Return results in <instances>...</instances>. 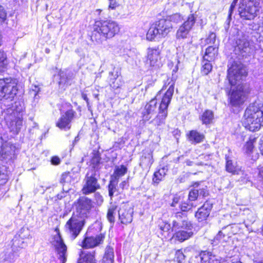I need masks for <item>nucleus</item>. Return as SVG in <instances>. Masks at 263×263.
Returning a JSON list of instances; mask_svg holds the SVG:
<instances>
[{"mask_svg":"<svg viewBox=\"0 0 263 263\" xmlns=\"http://www.w3.org/2000/svg\"><path fill=\"white\" fill-rule=\"evenodd\" d=\"M247 75L246 67L240 62H234L228 70L227 78L231 86L237 84L232 89L230 101L232 106L237 107L242 105L246 101L248 91L241 84H239Z\"/></svg>","mask_w":263,"mask_h":263,"instance_id":"obj_1","label":"nucleus"},{"mask_svg":"<svg viewBox=\"0 0 263 263\" xmlns=\"http://www.w3.org/2000/svg\"><path fill=\"white\" fill-rule=\"evenodd\" d=\"M243 124L246 128L254 132L263 126V103L257 101L251 103L246 108Z\"/></svg>","mask_w":263,"mask_h":263,"instance_id":"obj_2","label":"nucleus"},{"mask_svg":"<svg viewBox=\"0 0 263 263\" xmlns=\"http://www.w3.org/2000/svg\"><path fill=\"white\" fill-rule=\"evenodd\" d=\"M120 31L118 23L111 20L96 22L91 40L98 43H101L103 40L112 38Z\"/></svg>","mask_w":263,"mask_h":263,"instance_id":"obj_3","label":"nucleus"},{"mask_svg":"<svg viewBox=\"0 0 263 263\" xmlns=\"http://www.w3.org/2000/svg\"><path fill=\"white\" fill-rule=\"evenodd\" d=\"M175 82L171 80L168 82L169 87L163 95L158 107V113L156 117L151 121L155 125L160 126L164 124L167 116V108L171 101L174 92Z\"/></svg>","mask_w":263,"mask_h":263,"instance_id":"obj_4","label":"nucleus"},{"mask_svg":"<svg viewBox=\"0 0 263 263\" xmlns=\"http://www.w3.org/2000/svg\"><path fill=\"white\" fill-rule=\"evenodd\" d=\"M172 28L170 21L165 18L160 19L152 24L147 32L146 39L152 41L156 37H164L171 31Z\"/></svg>","mask_w":263,"mask_h":263,"instance_id":"obj_5","label":"nucleus"},{"mask_svg":"<svg viewBox=\"0 0 263 263\" xmlns=\"http://www.w3.org/2000/svg\"><path fill=\"white\" fill-rule=\"evenodd\" d=\"M18 91L17 82L11 78L0 79V100L12 101Z\"/></svg>","mask_w":263,"mask_h":263,"instance_id":"obj_6","label":"nucleus"},{"mask_svg":"<svg viewBox=\"0 0 263 263\" xmlns=\"http://www.w3.org/2000/svg\"><path fill=\"white\" fill-rule=\"evenodd\" d=\"M259 3L256 0H242L238 8L240 17L247 20L254 19L259 11Z\"/></svg>","mask_w":263,"mask_h":263,"instance_id":"obj_7","label":"nucleus"},{"mask_svg":"<svg viewBox=\"0 0 263 263\" xmlns=\"http://www.w3.org/2000/svg\"><path fill=\"white\" fill-rule=\"evenodd\" d=\"M85 222L82 217L72 214L65 226V231L71 239H74L79 235Z\"/></svg>","mask_w":263,"mask_h":263,"instance_id":"obj_8","label":"nucleus"},{"mask_svg":"<svg viewBox=\"0 0 263 263\" xmlns=\"http://www.w3.org/2000/svg\"><path fill=\"white\" fill-rule=\"evenodd\" d=\"M98 177L95 169H91L86 174L83 182L84 184L82 189L83 194L88 195L95 193L100 189L101 186L98 181Z\"/></svg>","mask_w":263,"mask_h":263,"instance_id":"obj_9","label":"nucleus"},{"mask_svg":"<svg viewBox=\"0 0 263 263\" xmlns=\"http://www.w3.org/2000/svg\"><path fill=\"white\" fill-rule=\"evenodd\" d=\"M76 211L73 214L82 217L84 219L87 217L92 208V202L88 198L82 196L79 198L76 204Z\"/></svg>","mask_w":263,"mask_h":263,"instance_id":"obj_10","label":"nucleus"},{"mask_svg":"<svg viewBox=\"0 0 263 263\" xmlns=\"http://www.w3.org/2000/svg\"><path fill=\"white\" fill-rule=\"evenodd\" d=\"M173 229H179L192 230L193 226L187 217L186 213L178 212L175 213L172 222Z\"/></svg>","mask_w":263,"mask_h":263,"instance_id":"obj_11","label":"nucleus"},{"mask_svg":"<svg viewBox=\"0 0 263 263\" xmlns=\"http://www.w3.org/2000/svg\"><path fill=\"white\" fill-rule=\"evenodd\" d=\"M55 231L57 233L53 237V243L59 255L58 257L60 263H65L66 260L67 247L60 235L59 230L56 229ZM50 263L56 262L51 261Z\"/></svg>","mask_w":263,"mask_h":263,"instance_id":"obj_12","label":"nucleus"},{"mask_svg":"<svg viewBox=\"0 0 263 263\" xmlns=\"http://www.w3.org/2000/svg\"><path fill=\"white\" fill-rule=\"evenodd\" d=\"M196 17L193 14H190L186 21L180 26L176 33V37L178 39H186L189 35L196 22Z\"/></svg>","mask_w":263,"mask_h":263,"instance_id":"obj_13","label":"nucleus"},{"mask_svg":"<svg viewBox=\"0 0 263 263\" xmlns=\"http://www.w3.org/2000/svg\"><path fill=\"white\" fill-rule=\"evenodd\" d=\"M160 53L158 47L148 48L147 50V63L155 68L160 67L162 65Z\"/></svg>","mask_w":263,"mask_h":263,"instance_id":"obj_14","label":"nucleus"},{"mask_svg":"<svg viewBox=\"0 0 263 263\" xmlns=\"http://www.w3.org/2000/svg\"><path fill=\"white\" fill-rule=\"evenodd\" d=\"M157 101L156 97L146 104L142 110V121L143 123L149 121L156 113Z\"/></svg>","mask_w":263,"mask_h":263,"instance_id":"obj_15","label":"nucleus"},{"mask_svg":"<svg viewBox=\"0 0 263 263\" xmlns=\"http://www.w3.org/2000/svg\"><path fill=\"white\" fill-rule=\"evenodd\" d=\"M76 112L72 109H69L66 111L58 120L56 123L58 126L61 129L67 130L71 127V122L73 120Z\"/></svg>","mask_w":263,"mask_h":263,"instance_id":"obj_16","label":"nucleus"},{"mask_svg":"<svg viewBox=\"0 0 263 263\" xmlns=\"http://www.w3.org/2000/svg\"><path fill=\"white\" fill-rule=\"evenodd\" d=\"M104 238L105 235L101 233L95 236H85L82 241L81 246L86 249L93 248L102 243Z\"/></svg>","mask_w":263,"mask_h":263,"instance_id":"obj_17","label":"nucleus"},{"mask_svg":"<svg viewBox=\"0 0 263 263\" xmlns=\"http://www.w3.org/2000/svg\"><path fill=\"white\" fill-rule=\"evenodd\" d=\"M213 203L210 201H206L203 205L198 209L195 213V217L199 222H202L206 220L209 216Z\"/></svg>","mask_w":263,"mask_h":263,"instance_id":"obj_18","label":"nucleus"},{"mask_svg":"<svg viewBox=\"0 0 263 263\" xmlns=\"http://www.w3.org/2000/svg\"><path fill=\"white\" fill-rule=\"evenodd\" d=\"M7 124L11 132L14 133H18L22 125V118L20 117L9 116L6 118Z\"/></svg>","mask_w":263,"mask_h":263,"instance_id":"obj_19","label":"nucleus"},{"mask_svg":"<svg viewBox=\"0 0 263 263\" xmlns=\"http://www.w3.org/2000/svg\"><path fill=\"white\" fill-rule=\"evenodd\" d=\"M133 211L129 209L126 210L124 208H121L118 210L119 218L121 222L123 224L130 223L133 220Z\"/></svg>","mask_w":263,"mask_h":263,"instance_id":"obj_20","label":"nucleus"},{"mask_svg":"<svg viewBox=\"0 0 263 263\" xmlns=\"http://www.w3.org/2000/svg\"><path fill=\"white\" fill-rule=\"evenodd\" d=\"M230 228L231 227L230 226H227L223 229L222 231H219L213 240V243L217 245L219 243H222L227 242L229 238L231 237V235L229 233H227L226 231Z\"/></svg>","mask_w":263,"mask_h":263,"instance_id":"obj_21","label":"nucleus"},{"mask_svg":"<svg viewBox=\"0 0 263 263\" xmlns=\"http://www.w3.org/2000/svg\"><path fill=\"white\" fill-rule=\"evenodd\" d=\"M109 83L110 86L115 90L120 88L122 85L118 71H111L109 73Z\"/></svg>","mask_w":263,"mask_h":263,"instance_id":"obj_22","label":"nucleus"},{"mask_svg":"<svg viewBox=\"0 0 263 263\" xmlns=\"http://www.w3.org/2000/svg\"><path fill=\"white\" fill-rule=\"evenodd\" d=\"M199 256L202 263H220L215 255L209 251H202Z\"/></svg>","mask_w":263,"mask_h":263,"instance_id":"obj_23","label":"nucleus"},{"mask_svg":"<svg viewBox=\"0 0 263 263\" xmlns=\"http://www.w3.org/2000/svg\"><path fill=\"white\" fill-rule=\"evenodd\" d=\"M78 263H96L95 252L85 253L81 252Z\"/></svg>","mask_w":263,"mask_h":263,"instance_id":"obj_24","label":"nucleus"},{"mask_svg":"<svg viewBox=\"0 0 263 263\" xmlns=\"http://www.w3.org/2000/svg\"><path fill=\"white\" fill-rule=\"evenodd\" d=\"M26 244L20 235L18 236H15L13 239L12 248L14 253H17L20 249L24 248Z\"/></svg>","mask_w":263,"mask_h":263,"instance_id":"obj_25","label":"nucleus"},{"mask_svg":"<svg viewBox=\"0 0 263 263\" xmlns=\"http://www.w3.org/2000/svg\"><path fill=\"white\" fill-rule=\"evenodd\" d=\"M187 136L189 141L192 143H200L203 141L204 138V135L194 130L190 131Z\"/></svg>","mask_w":263,"mask_h":263,"instance_id":"obj_26","label":"nucleus"},{"mask_svg":"<svg viewBox=\"0 0 263 263\" xmlns=\"http://www.w3.org/2000/svg\"><path fill=\"white\" fill-rule=\"evenodd\" d=\"M153 163L152 152L144 153L141 159L140 165L144 168H149Z\"/></svg>","mask_w":263,"mask_h":263,"instance_id":"obj_27","label":"nucleus"},{"mask_svg":"<svg viewBox=\"0 0 263 263\" xmlns=\"http://www.w3.org/2000/svg\"><path fill=\"white\" fill-rule=\"evenodd\" d=\"M193 235L192 230H180L177 232L174 235V237L180 241H183L190 237Z\"/></svg>","mask_w":263,"mask_h":263,"instance_id":"obj_28","label":"nucleus"},{"mask_svg":"<svg viewBox=\"0 0 263 263\" xmlns=\"http://www.w3.org/2000/svg\"><path fill=\"white\" fill-rule=\"evenodd\" d=\"M218 49L215 47L210 46L205 50L203 59L208 61L214 60L217 54Z\"/></svg>","mask_w":263,"mask_h":263,"instance_id":"obj_29","label":"nucleus"},{"mask_svg":"<svg viewBox=\"0 0 263 263\" xmlns=\"http://www.w3.org/2000/svg\"><path fill=\"white\" fill-rule=\"evenodd\" d=\"M60 81H59V88L62 90H65L68 85L71 84V79L64 72L60 73Z\"/></svg>","mask_w":263,"mask_h":263,"instance_id":"obj_30","label":"nucleus"},{"mask_svg":"<svg viewBox=\"0 0 263 263\" xmlns=\"http://www.w3.org/2000/svg\"><path fill=\"white\" fill-rule=\"evenodd\" d=\"M127 171V168L124 165H121L116 166L114 174L111 177V179H116L119 182V178L124 176Z\"/></svg>","mask_w":263,"mask_h":263,"instance_id":"obj_31","label":"nucleus"},{"mask_svg":"<svg viewBox=\"0 0 263 263\" xmlns=\"http://www.w3.org/2000/svg\"><path fill=\"white\" fill-rule=\"evenodd\" d=\"M237 44L238 49L241 51L242 53H249L251 52V48L250 43L247 40H240Z\"/></svg>","mask_w":263,"mask_h":263,"instance_id":"obj_32","label":"nucleus"},{"mask_svg":"<svg viewBox=\"0 0 263 263\" xmlns=\"http://www.w3.org/2000/svg\"><path fill=\"white\" fill-rule=\"evenodd\" d=\"M114 258V250L110 247L106 248L105 254L102 259L103 263H113Z\"/></svg>","mask_w":263,"mask_h":263,"instance_id":"obj_33","label":"nucleus"},{"mask_svg":"<svg viewBox=\"0 0 263 263\" xmlns=\"http://www.w3.org/2000/svg\"><path fill=\"white\" fill-rule=\"evenodd\" d=\"M159 228L161 231L162 235H164L165 236H168L171 232L175 231V229H173V226H171V224L165 221L160 223Z\"/></svg>","mask_w":263,"mask_h":263,"instance_id":"obj_34","label":"nucleus"},{"mask_svg":"<svg viewBox=\"0 0 263 263\" xmlns=\"http://www.w3.org/2000/svg\"><path fill=\"white\" fill-rule=\"evenodd\" d=\"M214 119L213 112L210 110H205L201 117L202 123L204 124H209L211 123Z\"/></svg>","mask_w":263,"mask_h":263,"instance_id":"obj_35","label":"nucleus"},{"mask_svg":"<svg viewBox=\"0 0 263 263\" xmlns=\"http://www.w3.org/2000/svg\"><path fill=\"white\" fill-rule=\"evenodd\" d=\"M165 174V170L164 168L159 170L154 174L153 182L155 184H158L164 178Z\"/></svg>","mask_w":263,"mask_h":263,"instance_id":"obj_36","label":"nucleus"},{"mask_svg":"<svg viewBox=\"0 0 263 263\" xmlns=\"http://www.w3.org/2000/svg\"><path fill=\"white\" fill-rule=\"evenodd\" d=\"M117 208L116 205L111 204L108 209L107 218L110 223H114L115 222V217L117 211Z\"/></svg>","mask_w":263,"mask_h":263,"instance_id":"obj_37","label":"nucleus"},{"mask_svg":"<svg viewBox=\"0 0 263 263\" xmlns=\"http://www.w3.org/2000/svg\"><path fill=\"white\" fill-rule=\"evenodd\" d=\"M211 61H208L203 59L202 62V67L201 72L203 75H207L212 69V65L211 64Z\"/></svg>","mask_w":263,"mask_h":263,"instance_id":"obj_38","label":"nucleus"},{"mask_svg":"<svg viewBox=\"0 0 263 263\" xmlns=\"http://www.w3.org/2000/svg\"><path fill=\"white\" fill-rule=\"evenodd\" d=\"M118 182L116 179H110L109 184L108 185V193L109 196L111 198L113 197L115 194L117 193V195L118 191L116 188Z\"/></svg>","mask_w":263,"mask_h":263,"instance_id":"obj_39","label":"nucleus"},{"mask_svg":"<svg viewBox=\"0 0 263 263\" xmlns=\"http://www.w3.org/2000/svg\"><path fill=\"white\" fill-rule=\"evenodd\" d=\"M226 168L227 172L234 174L236 171V163L233 162V161L228 157L226 156Z\"/></svg>","mask_w":263,"mask_h":263,"instance_id":"obj_40","label":"nucleus"},{"mask_svg":"<svg viewBox=\"0 0 263 263\" xmlns=\"http://www.w3.org/2000/svg\"><path fill=\"white\" fill-rule=\"evenodd\" d=\"M167 20L170 21V23L173 22L174 23H178L182 20V17L178 13L174 14L167 18Z\"/></svg>","mask_w":263,"mask_h":263,"instance_id":"obj_41","label":"nucleus"},{"mask_svg":"<svg viewBox=\"0 0 263 263\" xmlns=\"http://www.w3.org/2000/svg\"><path fill=\"white\" fill-rule=\"evenodd\" d=\"M199 196V191L198 189H194L191 190L189 194V199L190 201H195Z\"/></svg>","mask_w":263,"mask_h":263,"instance_id":"obj_42","label":"nucleus"},{"mask_svg":"<svg viewBox=\"0 0 263 263\" xmlns=\"http://www.w3.org/2000/svg\"><path fill=\"white\" fill-rule=\"evenodd\" d=\"M253 141L250 140L249 141H248L245 146V149L246 153L248 154H250L253 152Z\"/></svg>","mask_w":263,"mask_h":263,"instance_id":"obj_43","label":"nucleus"},{"mask_svg":"<svg viewBox=\"0 0 263 263\" xmlns=\"http://www.w3.org/2000/svg\"><path fill=\"white\" fill-rule=\"evenodd\" d=\"M6 64V55L4 52L0 51V71L2 70Z\"/></svg>","mask_w":263,"mask_h":263,"instance_id":"obj_44","label":"nucleus"},{"mask_svg":"<svg viewBox=\"0 0 263 263\" xmlns=\"http://www.w3.org/2000/svg\"><path fill=\"white\" fill-rule=\"evenodd\" d=\"M185 255L183 253L180 251L178 250L176 252L175 259L178 263H182L185 259Z\"/></svg>","mask_w":263,"mask_h":263,"instance_id":"obj_45","label":"nucleus"},{"mask_svg":"<svg viewBox=\"0 0 263 263\" xmlns=\"http://www.w3.org/2000/svg\"><path fill=\"white\" fill-rule=\"evenodd\" d=\"M216 34L214 32L209 34L208 37L205 40V43L207 44H214L216 41Z\"/></svg>","mask_w":263,"mask_h":263,"instance_id":"obj_46","label":"nucleus"},{"mask_svg":"<svg viewBox=\"0 0 263 263\" xmlns=\"http://www.w3.org/2000/svg\"><path fill=\"white\" fill-rule=\"evenodd\" d=\"M179 206L182 212H187L192 209L193 205L184 202H182Z\"/></svg>","mask_w":263,"mask_h":263,"instance_id":"obj_47","label":"nucleus"},{"mask_svg":"<svg viewBox=\"0 0 263 263\" xmlns=\"http://www.w3.org/2000/svg\"><path fill=\"white\" fill-rule=\"evenodd\" d=\"M3 260L1 263H12V260L13 259V255L10 253L8 255L5 254V256H3Z\"/></svg>","mask_w":263,"mask_h":263,"instance_id":"obj_48","label":"nucleus"},{"mask_svg":"<svg viewBox=\"0 0 263 263\" xmlns=\"http://www.w3.org/2000/svg\"><path fill=\"white\" fill-rule=\"evenodd\" d=\"M7 13L4 7L0 5V24L3 23L6 19Z\"/></svg>","mask_w":263,"mask_h":263,"instance_id":"obj_49","label":"nucleus"},{"mask_svg":"<svg viewBox=\"0 0 263 263\" xmlns=\"http://www.w3.org/2000/svg\"><path fill=\"white\" fill-rule=\"evenodd\" d=\"M95 199L98 205H101L104 201L102 196L98 192L95 193Z\"/></svg>","mask_w":263,"mask_h":263,"instance_id":"obj_50","label":"nucleus"},{"mask_svg":"<svg viewBox=\"0 0 263 263\" xmlns=\"http://www.w3.org/2000/svg\"><path fill=\"white\" fill-rule=\"evenodd\" d=\"M236 2H232L229 11V15L227 18V21L228 22V24H229L231 20V16L233 11V10L236 6Z\"/></svg>","mask_w":263,"mask_h":263,"instance_id":"obj_51","label":"nucleus"},{"mask_svg":"<svg viewBox=\"0 0 263 263\" xmlns=\"http://www.w3.org/2000/svg\"><path fill=\"white\" fill-rule=\"evenodd\" d=\"M109 6L108 9L111 10H115L119 6V4L116 0H108Z\"/></svg>","mask_w":263,"mask_h":263,"instance_id":"obj_52","label":"nucleus"},{"mask_svg":"<svg viewBox=\"0 0 263 263\" xmlns=\"http://www.w3.org/2000/svg\"><path fill=\"white\" fill-rule=\"evenodd\" d=\"M8 148V147H4L3 146L1 148V150L0 151V155L3 158H7V157L9 156V154H8L7 149Z\"/></svg>","mask_w":263,"mask_h":263,"instance_id":"obj_53","label":"nucleus"},{"mask_svg":"<svg viewBox=\"0 0 263 263\" xmlns=\"http://www.w3.org/2000/svg\"><path fill=\"white\" fill-rule=\"evenodd\" d=\"M51 162L53 165H59L61 163V160L58 157L54 156L52 157Z\"/></svg>","mask_w":263,"mask_h":263,"instance_id":"obj_54","label":"nucleus"},{"mask_svg":"<svg viewBox=\"0 0 263 263\" xmlns=\"http://www.w3.org/2000/svg\"><path fill=\"white\" fill-rule=\"evenodd\" d=\"M198 191H199V196L205 197L208 195V191L205 188L198 189Z\"/></svg>","mask_w":263,"mask_h":263,"instance_id":"obj_55","label":"nucleus"},{"mask_svg":"<svg viewBox=\"0 0 263 263\" xmlns=\"http://www.w3.org/2000/svg\"><path fill=\"white\" fill-rule=\"evenodd\" d=\"M128 186V182L127 180H124L119 184V188L123 190L127 189Z\"/></svg>","mask_w":263,"mask_h":263,"instance_id":"obj_56","label":"nucleus"},{"mask_svg":"<svg viewBox=\"0 0 263 263\" xmlns=\"http://www.w3.org/2000/svg\"><path fill=\"white\" fill-rule=\"evenodd\" d=\"M69 177V174L68 173H64L62 175L60 182L61 183H65L66 182L67 179Z\"/></svg>","mask_w":263,"mask_h":263,"instance_id":"obj_57","label":"nucleus"},{"mask_svg":"<svg viewBox=\"0 0 263 263\" xmlns=\"http://www.w3.org/2000/svg\"><path fill=\"white\" fill-rule=\"evenodd\" d=\"M15 107H16V111L19 113L23 110V107L20 105V102H15Z\"/></svg>","mask_w":263,"mask_h":263,"instance_id":"obj_58","label":"nucleus"},{"mask_svg":"<svg viewBox=\"0 0 263 263\" xmlns=\"http://www.w3.org/2000/svg\"><path fill=\"white\" fill-rule=\"evenodd\" d=\"M179 201V198L178 197H174L172 203H171L172 206H175L176 204H177Z\"/></svg>","mask_w":263,"mask_h":263,"instance_id":"obj_59","label":"nucleus"},{"mask_svg":"<svg viewBox=\"0 0 263 263\" xmlns=\"http://www.w3.org/2000/svg\"><path fill=\"white\" fill-rule=\"evenodd\" d=\"M259 149L262 155H263V136L260 139Z\"/></svg>","mask_w":263,"mask_h":263,"instance_id":"obj_60","label":"nucleus"},{"mask_svg":"<svg viewBox=\"0 0 263 263\" xmlns=\"http://www.w3.org/2000/svg\"><path fill=\"white\" fill-rule=\"evenodd\" d=\"M221 263H242V262L240 261H237L236 262H232V260H231V258H228V259L227 260H222Z\"/></svg>","mask_w":263,"mask_h":263,"instance_id":"obj_61","label":"nucleus"},{"mask_svg":"<svg viewBox=\"0 0 263 263\" xmlns=\"http://www.w3.org/2000/svg\"><path fill=\"white\" fill-rule=\"evenodd\" d=\"M82 97L86 102L87 106H88L89 105V99L87 98L86 94H85L84 93H82Z\"/></svg>","mask_w":263,"mask_h":263,"instance_id":"obj_62","label":"nucleus"},{"mask_svg":"<svg viewBox=\"0 0 263 263\" xmlns=\"http://www.w3.org/2000/svg\"><path fill=\"white\" fill-rule=\"evenodd\" d=\"M259 175L261 178V182L263 184V167L259 171Z\"/></svg>","mask_w":263,"mask_h":263,"instance_id":"obj_63","label":"nucleus"},{"mask_svg":"<svg viewBox=\"0 0 263 263\" xmlns=\"http://www.w3.org/2000/svg\"><path fill=\"white\" fill-rule=\"evenodd\" d=\"M64 196V195L61 194H58L57 197L58 199H61Z\"/></svg>","mask_w":263,"mask_h":263,"instance_id":"obj_64","label":"nucleus"}]
</instances>
